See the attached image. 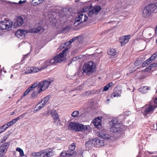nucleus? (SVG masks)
<instances>
[{"label": "nucleus", "instance_id": "obj_1", "mask_svg": "<svg viewBox=\"0 0 157 157\" xmlns=\"http://www.w3.org/2000/svg\"><path fill=\"white\" fill-rule=\"evenodd\" d=\"M109 124L110 131L117 135L122 134L124 132L122 127L119 124L116 119H112L109 122Z\"/></svg>", "mask_w": 157, "mask_h": 157}, {"label": "nucleus", "instance_id": "obj_2", "mask_svg": "<svg viewBox=\"0 0 157 157\" xmlns=\"http://www.w3.org/2000/svg\"><path fill=\"white\" fill-rule=\"evenodd\" d=\"M95 71V63L92 61H90L84 64L81 72L82 74L85 73L86 75H89L94 73Z\"/></svg>", "mask_w": 157, "mask_h": 157}, {"label": "nucleus", "instance_id": "obj_3", "mask_svg": "<svg viewBox=\"0 0 157 157\" xmlns=\"http://www.w3.org/2000/svg\"><path fill=\"white\" fill-rule=\"evenodd\" d=\"M52 80H45L39 82L37 85L38 88V93H40L42 91L48 88L52 82Z\"/></svg>", "mask_w": 157, "mask_h": 157}, {"label": "nucleus", "instance_id": "obj_4", "mask_svg": "<svg viewBox=\"0 0 157 157\" xmlns=\"http://www.w3.org/2000/svg\"><path fill=\"white\" fill-rule=\"evenodd\" d=\"M157 107V105H155L149 104L147 105L143 108L142 112L144 115L147 116L152 113L154 110Z\"/></svg>", "mask_w": 157, "mask_h": 157}, {"label": "nucleus", "instance_id": "obj_5", "mask_svg": "<svg viewBox=\"0 0 157 157\" xmlns=\"http://www.w3.org/2000/svg\"><path fill=\"white\" fill-rule=\"evenodd\" d=\"M13 26L12 22L9 20L0 22V29L2 30H9L12 29Z\"/></svg>", "mask_w": 157, "mask_h": 157}, {"label": "nucleus", "instance_id": "obj_6", "mask_svg": "<svg viewBox=\"0 0 157 157\" xmlns=\"http://www.w3.org/2000/svg\"><path fill=\"white\" fill-rule=\"evenodd\" d=\"M88 18V17L84 14L78 13V17L75 19V22L74 23L75 26H77L81 23L85 22Z\"/></svg>", "mask_w": 157, "mask_h": 157}, {"label": "nucleus", "instance_id": "obj_7", "mask_svg": "<svg viewBox=\"0 0 157 157\" xmlns=\"http://www.w3.org/2000/svg\"><path fill=\"white\" fill-rule=\"evenodd\" d=\"M98 138H95L93 139H90L85 144L86 147L89 148L91 147H98L97 141Z\"/></svg>", "mask_w": 157, "mask_h": 157}, {"label": "nucleus", "instance_id": "obj_8", "mask_svg": "<svg viewBox=\"0 0 157 157\" xmlns=\"http://www.w3.org/2000/svg\"><path fill=\"white\" fill-rule=\"evenodd\" d=\"M10 144L8 142L2 144L0 147V157H3L9 147Z\"/></svg>", "mask_w": 157, "mask_h": 157}, {"label": "nucleus", "instance_id": "obj_9", "mask_svg": "<svg viewBox=\"0 0 157 157\" xmlns=\"http://www.w3.org/2000/svg\"><path fill=\"white\" fill-rule=\"evenodd\" d=\"M68 50V48L64 49L62 52L55 56L57 63H60L63 60V58L67 54Z\"/></svg>", "mask_w": 157, "mask_h": 157}, {"label": "nucleus", "instance_id": "obj_10", "mask_svg": "<svg viewBox=\"0 0 157 157\" xmlns=\"http://www.w3.org/2000/svg\"><path fill=\"white\" fill-rule=\"evenodd\" d=\"M102 139H105L113 140V137L110 136L109 135L107 134L105 130L103 129L101 131L99 132V137Z\"/></svg>", "mask_w": 157, "mask_h": 157}, {"label": "nucleus", "instance_id": "obj_11", "mask_svg": "<svg viewBox=\"0 0 157 157\" xmlns=\"http://www.w3.org/2000/svg\"><path fill=\"white\" fill-rule=\"evenodd\" d=\"M121 88L119 86L115 87L113 93L111 94V98H113L116 97H120L121 95Z\"/></svg>", "mask_w": 157, "mask_h": 157}, {"label": "nucleus", "instance_id": "obj_12", "mask_svg": "<svg viewBox=\"0 0 157 157\" xmlns=\"http://www.w3.org/2000/svg\"><path fill=\"white\" fill-rule=\"evenodd\" d=\"M28 33L26 30L24 29L18 30L15 33V35L18 37L22 38L25 37V35Z\"/></svg>", "mask_w": 157, "mask_h": 157}, {"label": "nucleus", "instance_id": "obj_13", "mask_svg": "<svg viewBox=\"0 0 157 157\" xmlns=\"http://www.w3.org/2000/svg\"><path fill=\"white\" fill-rule=\"evenodd\" d=\"M152 13L148 5L147 6L143 11V15L145 17H149Z\"/></svg>", "mask_w": 157, "mask_h": 157}, {"label": "nucleus", "instance_id": "obj_14", "mask_svg": "<svg viewBox=\"0 0 157 157\" xmlns=\"http://www.w3.org/2000/svg\"><path fill=\"white\" fill-rule=\"evenodd\" d=\"M130 39V36L127 35L122 36L120 39V42L122 45H124Z\"/></svg>", "mask_w": 157, "mask_h": 157}, {"label": "nucleus", "instance_id": "obj_15", "mask_svg": "<svg viewBox=\"0 0 157 157\" xmlns=\"http://www.w3.org/2000/svg\"><path fill=\"white\" fill-rule=\"evenodd\" d=\"M98 13V6L94 7L92 9L89 11L88 15L89 16L91 17L93 16V14H97Z\"/></svg>", "mask_w": 157, "mask_h": 157}, {"label": "nucleus", "instance_id": "obj_16", "mask_svg": "<svg viewBox=\"0 0 157 157\" xmlns=\"http://www.w3.org/2000/svg\"><path fill=\"white\" fill-rule=\"evenodd\" d=\"M77 123L71 122L68 126L69 129H71L76 131Z\"/></svg>", "mask_w": 157, "mask_h": 157}, {"label": "nucleus", "instance_id": "obj_17", "mask_svg": "<svg viewBox=\"0 0 157 157\" xmlns=\"http://www.w3.org/2000/svg\"><path fill=\"white\" fill-rule=\"evenodd\" d=\"M27 114L26 113H24L22 114L17 117L16 118L13 119L11 121L13 124L15 123L17 121H18L19 119L22 118L25 115Z\"/></svg>", "mask_w": 157, "mask_h": 157}, {"label": "nucleus", "instance_id": "obj_18", "mask_svg": "<svg viewBox=\"0 0 157 157\" xmlns=\"http://www.w3.org/2000/svg\"><path fill=\"white\" fill-rule=\"evenodd\" d=\"M45 150H41L40 151L36 152H33L32 154V155L35 157L41 156L43 154H45Z\"/></svg>", "mask_w": 157, "mask_h": 157}, {"label": "nucleus", "instance_id": "obj_19", "mask_svg": "<svg viewBox=\"0 0 157 157\" xmlns=\"http://www.w3.org/2000/svg\"><path fill=\"white\" fill-rule=\"evenodd\" d=\"M40 69L36 67H32L30 70H27L25 72V73L26 74H29L30 73H35L37 72H38Z\"/></svg>", "mask_w": 157, "mask_h": 157}, {"label": "nucleus", "instance_id": "obj_20", "mask_svg": "<svg viewBox=\"0 0 157 157\" xmlns=\"http://www.w3.org/2000/svg\"><path fill=\"white\" fill-rule=\"evenodd\" d=\"M108 54L111 56H115L117 52L115 49L113 48H110L109 49L108 51Z\"/></svg>", "mask_w": 157, "mask_h": 157}, {"label": "nucleus", "instance_id": "obj_21", "mask_svg": "<svg viewBox=\"0 0 157 157\" xmlns=\"http://www.w3.org/2000/svg\"><path fill=\"white\" fill-rule=\"evenodd\" d=\"M23 23V19L21 17H18L17 18L16 22L15 24L16 25L21 26Z\"/></svg>", "mask_w": 157, "mask_h": 157}, {"label": "nucleus", "instance_id": "obj_22", "mask_svg": "<svg viewBox=\"0 0 157 157\" xmlns=\"http://www.w3.org/2000/svg\"><path fill=\"white\" fill-rule=\"evenodd\" d=\"M85 131V125L78 123L76 131Z\"/></svg>", "mask_w": 157, "mask_h": 157}, {"label": "nucleus", "instance_id": "obj_23", "mask_svg": "<svg viewBox=\"0 0 157 157\" xmlns=\"http://www.w3.org/2000/svg\"><path fill=\"white\" fill-rule=\"evenodd\" d=\"M149 90V87L147 86H142L139 89V91L142 93L145 94Z\"/></svg>", "mask_w": 157, "mask_h": 157}, {"label": "nucleus", "instance_id": "obj_24", "mask_svg": "<svg viewBox=\"0 0 157 157\" xmlns=\"http://www.w3.org/2000/svg\"><path fill=\"white\" fill-rule=\"evenodd\" d=\"M41 29H42V27L41 26H39L36 28L30 29L29 30V32L37 33L40 32Z\"/></svg>", "mask_w": 157, "mask_h": 157}, {"label": "nucleus", "instance_id": "obj_25", "mask_svg": "<svg viewBox=\"0 0 157 157\" xmlns=\"http://www.w3.org/2000/svg\"><path fill=\"white\" fill-rule=\"evenodd\" d=\"M152 13L157 12V6L155 4L148 5Z\"/></svg>", "mask_w": 157, "mask_h": 157}, {"label": "nucleus", "instance_id": "obj_26", "mask_svg": "<svg viewBox=\"0 0 157 157\" xmlns=\"http://www.w3.org/2000/svg\"><path fill=\"white\" fill-rule=\"evenodd\" d=\"M113 85V82H110L104 87V89L102 90V91H106L108 90Z\"/></svg>", "mask_w": 157, "mask_h": 157}, {"label": "nucleus", "instance_id": "obj_27", "mask_svg": "<svg viewBox=\"0 0 157 157\" xmlns=\"http://www.w3.org/2000/svg\"><path fill=\"white\" fill-rule=\"evenodd\" d=\"M98 120V117H96L91 122V123L94 124V127L95 128L98 129V122L97 121Z\"/></svg>", "mask_w": 157, "mask_h": 157}, {"label": "nucleus", "instance_id": "obj_28", "mask_svg": "<svg viewBox=\"0 0 157 157\" xmlns=\"http://www.w3.org/2000/svg\"><path fill=\"white\" fill-rule=\"evenodd\" d=\"M152 57H151L148 59L146 60L143 63L142 66L144 67H146L148 64L152 62L151 58Z\"/></svg>", "mask_w": 157, "mask_h": 157}, {"label": "nucleus", "instance_id": "obj_29", "mask_svg": "<svg viewBox=\"0 0 157 157\" xmlns=\"http://www.w3.org/2000/svg\"><path fill=\"white\" fill-rule=\"evenodd\" d=\"M67 151V155L68 157H70V156H73L74 155H75L76 154V153L74 150H72L69 149Z\"/></svg>", "mask_w": 157, "mask_h": 157}, {"label": "nucleus", "instance_id": "obj_30", "mask_svg": "<svg viewBox=\"0 0 157 157\" xmlns=\"http://www.w3.org/2000/svg\"><path fill=\"white\" fill-rule=\"evenodd\" d=\"M56 115H54L53 116H52V117L54 120V122L57 123V125H58V123L60 121V119L59 118V116L58 114H57Z\"/></svg>", "mask_w": 157, "mask_h": 157}, {"label": "nucleus", "instance_id": "obj_31", "mask_svg": "<svg viewBox=\"0 0 157 157\" xmlns=\"http://www.w3.org/2000/svg\"><path fill=\"white\" fill-rule=\"evenodd\" d=\"M44 150H45L44 151H45V154H44V155L48 157H50L52 155L53 152L52 151H49L48 149H45Z\"/></svg>", "mask_w": 157, "mask_h": 157}, {"label": "nucleus", "instance_id": "obj_32", "mask_svg": "<svg viewBox=\"0 0 157 157\" xmlns=\"http://www.w3.org/2000/svg\"><path fill=\"white\" fill-rule=\"evenodd\" d=\"M37 86V83H34L31 86L29 87L27 90H28L29 91H30L33 90L34 88H36L37 89H38Z\"/></svg>", "mask_w": 157, "mask_h": 157}, {"label": "nucleus", "instance_id": "obj_33", "mask_svg": "<svg viewBox=\"0 0 157 157\" xmlns=\"http://www.w3.org/2000/svg\"><path fill=\"white\" fill-rule=\"evenodd\" d=\"M51 65L49 59L46 61L44 63V66L41 67V69H44L47 67L48 66Z\"/></svg>", "mask_w": 157, "mask_h": 157}, {"label": "nucleus", "instance_id": "obj_34", "mask_svg": "<svg viewBox=\"0 0 157 157\" xmlns=\"http://www.w3.org/2000/svg\"><path fill=\"white\" fill-rule=\"evenodd\" d=\"M92 7V6L90 5V6H88L85 7L82 10V11L83 12H86L89 11L90 8Z\"/></svg>", "mask_w": 157, "mask_h": 157}, {"label": "nucleus", "instance_id": "obj_35", "mask_svg": "<svg viewBox=\"0 0 157 157\" xmlns=\"http://www.w3.org/2000/svg\"><path fill=\"white\" fill-rule=\"evenodd\" d=\"M44 0H33L34 5H38L39 4L42 3Z\"/></svg>", "mask_w": 157, "mask_h": 157}, {"label": "nucleus", "instance_id": "obj_36", "mask_svg": "<svg viewBox=\"0 0 157 157\" xmlns=\"http://www.w3.org/2000/svg\"><path fill=\"white\" fill-rule=\"evenodd\" d=\"M49 100V97H48V96H46L41 101V103L43 102L44 103H45V104H46L48 102Z\"/></svg>", "mask_w": 157, "mask_h": 157}, {"label": "nucleus", "instance_id": "obj_37", "mask_svg": "<svg viewBox=\"0 0 157 157\" xmlns=\"http://www.w3.org/2000/svg\"><path fill=\"white\" fill-rule=\"evenodd\" d=\"M16 150L19 152L20 155L21 156H24V153L23 151L19 147H17L16 148Z\"/></svg>", "mask_w": 157, "mask_h": 157}, {"label": "nucleus", "instance_id": "obj_38", "mask_svg": "<svg viewBox=\"0 0 157 157\" xmlns=\"http://www.w3.org/2000/svg\"><path fill=\"white\" fill-rule=\"evenodd\" d=\"M75 148V143H72L71 145L69 146V149L74 150Z\"/></svg>", "mask_w": 157, "mask_h": 157}, {"label": "nucleus", "instance_id": "obj_39", "mask_svg": "<svg viewBox=\"0 0 157 157\" xmlns=\"http://www.w3.org/2000/svg\"><path fill=\"white\" fill-rule=\"evenodd\" d=\"M76 60H77V58L75 57H73L72 59H71L68 61V66H69L73 62L76 61Z\"/></svg>", "mask_w": 157, "mask_h": 157}, {"label": "nucleus", "instance_id": "obj_40", "mask_svg": "<svg viewBox=\"0 0 157 157\" xmlns=\"http://www.w3.org/2000/svg\"><path fill=\"white\" fill-rule=\"evenodd\" d=\"M7 127L6 126L5 124L0 127V133L3 132L6 129Z\"/></svg>", "mask_w": 157, "mask_h": 157}, {"label": "nucleus", "instance_id": "obj_41", "mask_svg": "<svg viewBox=\"0 0 157 157\" xmlns=\"http://www.w3.org/2000/svg\"><path fill=\"white\" fill-rule=\"evenodd\" d=\"M60 156H62L63 157L66 156L68 157V156L67 155V151H63V152H62L60 154Z\"/></svg>", "mask_w": 157, "mask_h": 157}, {"label": "nucleus", "instance_id": "obj_42", "mask_svg": "<svg viewBox=\"0 0 157 157\" xmlns=\"http://www.w3.org/2000/svg\"><path fill=\"white\" fill-rule=\"evenodd\" d=\"M37 92H34L31 95V97L32 98H35L37 96L38 94L39 93H38V90H37Z\"/></svg>", "mask_w": 157, "mask_h": 157}, {"label": "nucleus", "instance_id": "obj_43", "mask_svg": "<svg viewBox=\"0 0 157 157\" xmlns=\"http://www.w3.org/2000/svg\"><path fill=\"white\" fill-rule=\"evenodd\" d=\"M49 60L51 64V65L55 64L57 63L55 57L53 59H49Z\"/></svg>", "mask_w": 157, "mask_h": 157}, {"label": "nucleus", "instance_id": "obj_44", "mask_svg": "<svg viewBox=\"0 0 157 157\" xmlns=\"http://www.w3.org/2000/svg\"><path fill=\"white\" fill-rule=\"evenodd\" d=\"M70 29V26L68 25H67V26H66V27L63 28L62 29V31L63 32H66L67 31H69Z\"/></svg>", "mask_w": 157, "mask_h": 157}, {"label": "nucleus", "instance_id": "obj_45", "mask_svg": "<svg viewBox=\"0 0 157 157\" xmlns=\"http://www.w3.org/2000/svg\"><path fill=\"white\" fill-rule=\"evenodd\" d=\"M78 114L79 112L78 111H75L72 113L71 115L72 117H76L78 115Z\"/></svg>", "mask_w": 157, "mask_h": 157}, {"label": "nucleus", "instance_id": "obj_46", "mask_svg": "<svg viewBox=\"0 0 157 157\" xmlns=\"http://www.w3.org/2000/svg\"><path fill=\"white\" fill-rule=\"evenodd\" d=\"M102 118V117H99V129L100 128H101L102 127L101 119Z\"/></svg>", "mask_w": 157, "mask_h": 157}, {"label": "nucleus", "instance_id": "obj_47", "mask_svg": "<svg viewBox=\"0 0 157 157\" xmlns=\"http://www.w3.org/2000/svg\"><path fill=\"white\" fill-rule=\"evenodd\" d=\"M142 63L141 60H138L134 63V65L136 66H137L140 64Z\"/></svg>", "mask_w": 157, "mask_h": 157}, {"label": "nucleus", "instance_id": "obj_48", "mask_svg": "<svg viewBox=\"0 0 157 157\" xmlns=\"http://www.w3.org/2000/svg\"><path fill=\"white\" fill-rule=\"evenodd\" d=\"M57 114H58L57 113V112L54 109H53L52 110L51 112V114L52 115V116H53L54 115H56Z\"/></svg>", "mask_w": 157, "mask_h": 157}, {"label": "nucleus", "instance_id": "obj_49", "mask_svg": "<svg viewBox=\"0 0 157 157\" xmlns=\"http://www.w3.org/2000/svg\"><path fill=\"white\" fill-rule=\"evenodd\" d=\"M78 38L77 36H75L72 38L71 39H70L69 41H68L70 42V44L72 43L74 41L76 40Z\"/></svg>", "mask_w": 157, "mask_h": 157}, {"label": "nucleus", "instance_id": "obj_50", "mask_svg": "<svg viewBox=\"0 0 157 157\" xmlns=\"http://www.w3.org/2000/svg\"><path fill=\"white\" fill-rule=\"evenodd\" d=\"M10 134V133L8 132L4 136V141H5L8 138L9 135Z\"/></svg>", "mask_w": 157, "mask_h": 157}, {"label": "nucleus", "instance_id": "obj_51", "mask_svg": "<svg viewBox=\"0 0 157 157\" xmlns=\"http://www.w3.org/2000/svg\"><path fill=\"white\" fill-rule=\"evenodd\" d=\"M157 66V63H153L150 65L148 67V69L150 70L151 69V68L152 67H156Z\"/></svg>", "mask_w": 157, "mask_h": 157}, {"label": "nucleus", "instance_id": "obj_52", "mask_svg": "<svg viewBox=\"0 0 157 157\" xmlns=\"http://www.w3.org/2000/svg\"><path fill=\"white\" fill-rule=\"evenodd\" d=\"M99 2L100 4H102L103 6L105 5L106 4V0H99Z\"/></svg>", "mask_w": 157, "mask_h": 157}, {"label": "nucleus", "instance_id": "obj_53", "mask_svg": "<svg viewBox=\"0 0 157 157\" xmlns=\"http://www.w3.org/2000/svg\"><path fill=\"white\" fill-rule=\"evenodd\" d=\"M5 125H6V126L7 127V128L9 126H12L13 125V123L12 122L10 121L7 123V124H5Z\"/></svg>", "mask_w": 157, "mask_h": 157}, {"label": "nucleus", "instance_id": "obj_54", "mask_svg": "<svg viewBox=\"0 0 157 157\" xmlns=\"http://www.w3.org/2000/svg\"><path fill=\"white\" fill-rule=\"evenodd\" d=\"M104 144L103 140H100L99 141V145L100 146H104Z\"/></svg>", "mask_w": 157, "mask_h": 157}, {"label": "nucleus", "instance_id": "obj_55", "mask_svg": "<svg viewBox=\"0 0 157 157\" xmlns=\"http://www.w3.org/2000/svg\"><path fill=\"white\" fill-rule=\"evenodd\" d=\"M157 56V53L155 52V54L152 55L151 57H152L151 58V61L154 60Z\"/></svg>", "mask_w": 157, "mask_h": 157}, {"label": "nucleus", "instance_id": "obj_56", "mask_svg": "<svg viewBox=\"0 0 157 157\" xmlns=\"http://www.w3.org/2000/svg\"><path fill=\"white\" fill-rule=\"evenodd\" d=\"M30 91L28 90L27 89L24 92L23 94V96H21V98H22L23 96H25L27 95Z\"/></svg>", "mask_w": 157, "mask_h": 157}, {"label": "nucleus", "instance_id": "obj_57", "mask_svg": "<svg viewBox=\"0 0 157 157\" xmlns=\"http://www.w3.org/2000/svg\"><path fill=\"white\" fill-rule=\"evenodd\" d=\"M37 106H38L36 105V106H35V107L34 109L33 110V113H35L36 111H39V110L38 109V107Z\"/></svg>", "mask_w": 157, "mask_h": 157}, {"label": "nucleus", "instance_id": "obj_58", "mask_svg": "<svg viewBox=\"0 0 157 157\" xmlns=\"http://www.w3.org/2000/svg\"><path fill=\"white\" fill-rule=\"evenodd\" d=\"M45 105V103H44L43 102L41 103L40 102L37 105V106H38V105H41L43 107V108L44 106Z\"/></svg>", "mask_w": 157, "mask_h": 157}, {"label": "nucleus", "instance_id": "obj_59", "mask_svg": "<svg viewBox=\"0 0 157 157\" xmlns=\"http://www.w3.org/2000/svg\"><path fill=\"white\" fill-rule=\"evenodd\" d=\"M70 42L68 41H67V42H66L65 43V44L67 46H68L70 45Z\"/></svg>", "mask_w": 157, "mask_h": 157}, {"label": "nucleus", "instance_id": "obj_60", "mask_svg": "<svg viewBox=\"0 0 157 157\" xmlns=\"http://www.w3.org/2000/svg\"><path fill=\"white\" fill-rule=\"evenodd\" d=\"M75 57H76L77 58V60L79 59H81L82 57V55H79V56H77Z\"/></svg>", "mask_w": 157, "mask_h": 157}, {"label": "nucleus", "instance_id": "obj_61", "mask_svg": "<svg viewBox=\"0 0 157 157\" xmlns=\"http://www.w3.org/2000/svg\"><path fill=\"white\" fill-rule=\"evenodd\" d=\"M92 93V92L90 91H87L86 92V95H89L90 94H91Z\"/></svg>", "mask_w": 157, "mask_h": 157}, {"label": "nucleus", "instance_id": "obj_62", "mask_svg": "<svg viewBox=\"0 0 157 157\" xmlns=\"http://www.w3.org/2000/svg\"><path fill=\"white\" fill-rule=\"evenodd\" d=\"M153 102L155 104H157V98L154 100Z\"/></svg>", "mask_w": 157, "mask_h": 157}, {"label": "nucleus", "instance_id": "obj_63", "mask_svg": "<svg viewBox=\"0 0 157 157\" xmlns=\"http://www.w3.org/2000/svg\"><path fill=\"white\" fill-rule=\"evenodd\" d=\"M37 106L38 107L39 110L43 108V107L41 105H40L39 106Z\"/></svg>", "mask_w": 157, "mask_h": 157}, {"label": "nucleus", "instance_id": "obj_64", "mask_svg": "<svg viewBox=\"0 0 157 157\" xmlns=\"http://www.w3.org/2000/svg\"><path fill=\"white\" fill-rule=\"evenodd\" d=\"M155 33L157 34V25L156 26L155 29Z\"/></svg>", "mask_w": 157, "mask_h": 157}]
</instances>
